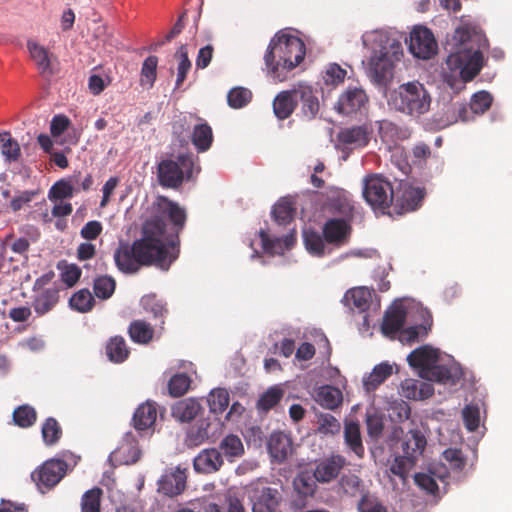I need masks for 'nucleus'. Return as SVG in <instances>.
Instances as JSON below:
<instances>
[{
  "instance_id": "40",
  "label": "nucleus",
  "mask_w": 512,
  "mask_h": 512,
  "mask_svg": "<svg viewBox=\"0 0 512 512\" xmlns=\"http://www.w3.org/2000/svg\"><path fill=\"white\" fill-rule=\"evenodd\" d=\"M43 442L47 446H53L59 442L62 437V428L59 422L53 418H47L41 428Z\"/></svg>"
},
{
  "instance_id": "27",
  "label": "nucleus",
  "mask_w": 512,
  "mask_h": 512,
  "mask_svg": "<svg viewBox=\"0 0 512 512\" xmlns=\"http://www.w3.org/2000/svg\"><path fill=\"white\" fill-rule=\"evenodd\" d=\"M296 105L297 98L295 89L281 91L273 101V111L278 119L284 120L291 116Z\"/></svg>"
},
{
  "instance_id": "17",
  "label": "nucleus",
  "mask_w": 512,
  "mask_h": 512,
  "mask_svg": "<svg viewBox=\"0 0 512 512\" xmlns=\"http://www.w3.org/2000/svg\"><path fill=\"white\" fill-rule=\"evenodd\" d=\"M31 306L38 317H42L53 311L60 302V289L56 286L47 290L32 291Z\"/></svg>"
},
{
  "instance_id": "25",
  "label": "nucleus",
  "mask_w": 512,
  "mask_h": 512,
  "mask_svg": "<svg viewBox=\"0 0 512 512\" xmlns=\"http://www.w3.org/2000/svg\"><path fill=\"white\" fill-rule=\"evenodd\" d=\"M292 450V440L287 434L275 432L270 436L268 451L275 461L283 462L292 453Z\"/></svg>"
},
{
  "instance_id": "49",
  "label": "nucleus",
  "mask_w": 512,
  "mask_h": 512,
  "mask_svg": "<svg viewBox=\"0 0 512 512\" xmlns=\"http://www.w3.org/2000/svg\"><path fill=\"white\" fill-rule=\"evenodd\" d=\"M141 304L147 313H151L155 319L159 318L164 324V317L168 313L165 305L155 295H147L141 299Z\"/></svg>"
},
{
  "instance_id": "43",
  "label": "nucleus",
  "mask_w": 512,
  "mask_h": 512,
  "mask_svg": "<svg viewBox=\"0 0 512 512\" xmlns=\"http://www.w3.org/2000/svg\"><path fill=\"white\" fill-rule=\"evenodd\" d=\"M103 491L99 487L87 490L81 498V512H101V497Z\"/></svg>"
},
{
  "instance_id": "46",
  "label": "nucleus",
  "mask_w": 512,
  "mask_h": 512,
  "mask_svg": "<svg viewBox=\"0 0 512 512\" xmlns=\"http://www.w3.org/2000/svg\"><path fill=\"white\" fill-rule=\"evenodd\" d=\"M219 448L229 459L240 457L244 452L243 444L240 438L233 434L227 435L220 442Z\"/></svg>"
},
{
  "instance_id": "39",
  "label": "nucleus",
  "mask_w": 512,
  "mask_h": 512,
  "mask_svg": "<svg viewBox=\"0 0 512 512\" xmlns=\"http://www.w3.org/2000/svg\"><path fill=\"white\" fill-rule=\"evenodd\" d=\"M0 149L6 161L16 162L21 157L20 145L9 132L0 133Z\"/></svg>"
},
{
  "instance_id": "12",
  "label": "nucleus",
  "mask_w": 512,
  "mask_h": 512,
  "mask_svg": "<svg viewBox=\"0 0 512 512\" xmlns=\"http://www.w3.org/2000/svg\"><path fill=\"white\" fill-rule=\"evenodd\" d=\"M393 73V61L388 51H375L368 63V75L376 84H385Z\"/></svg>"
},
{
  "instance_id": "38",
  "label": "nucleus",
  "mask_w": 512,
  "mask_h": 512,
  "mask_svg": "<svg viewBox=\"0 0 512 512\" xmlns=\"http://www.w3.org/2000/svg\"><path fill=\"white\" fill-rule=\"evenodd\" d=\"M128 332L132 341L139 344H148L154 335L152 326L143 320L133 321L129 326Z\"/></svg>"
},
{
  "instance_id": "11",
  "label": "nucleus",
  "mask_w": 512,
  "mask_h": 512,
  "mask_svg": "<svg viewBox=\"0 0 512 512\" xmlns=\"http://www.w3.org/2000/svg\"><path fill=\"white\" fill-rule=\"evenodd\" d=\"M346 458L340 454H331L317 462L313 476L321 484H328L336 480L341 471L347 466Z\"/></svg>"
},
{
  "instance_id": "64",
  "label": "nucleus",
  "mask_w": 512,
  "mask_h": 512,
  "mask_svg": "<svg viewBox=\"0 0 512 512\" xmlns=\"http://www.w3.org/2000/svg\"><path fill=\"white\" fill-rule=\"evenodd\" d=\"M442 456L454 470H462L465 466V460L459 449L448 448L443 452Z\"/></svg>"
},
{
  "instance_id": "5",
  "label": "nucleus",
  "mask_w": 512,
  "mask_h": 512,
  "mask_svg": "<svg viewBox=\"0 0 512 512\" xmlns=\"http://www.w3.org/2000/svg\"><path fill=\"white\" fill-rule=\"evenodd\" d=\"M389 103L398 112L420 117L429 111L431 95L424 84L410 81L399 85L391 92Z\"/></svg>"
},
{
  "instance_id": "10",
  "label": "nucleus",
  "mask_w": 512,
  "mask_h": 512,
  "mask_svg": "<svg viewBox=\"0 0 512 512\" xmlns=\"http://www.w3.org/2000/svg\"><path fill=\"white\" fill-rule=\"evenodd\" d=\"M322 234L328 245L339 248L348 243L352 234V222L337 217L329 218L322 226Z\"/></svg>"
},
{
  "instance_id": "56",
  "label": "nucleus",
  "mask_w": 512,
  "mask_h": 512,
  "mask_svg": "<svg viewBox=\"0 0 512 512\" xmlns=\"http://www.w3.org/2000/svg\"><path fill=\"white\" fill-rule=\"evenodd\" d=\"M357 510L359 512H388L379 499L371 493L362 495L357 504Z\"/></svg>"
},
{
  "instance_id": "47",
  "label": "nucleus",
  "mask_w": 512,
  "mask_h": 512,
  "mask_svg": "<svg viewBox=\"0 0 512 512\" xmlns=\"http://www.w3.org/2000/svg\"><path fill=\"white\" fill-rule=\"evenodd\" d=\"M294 212L293 202L287 198L276 203L272 210L273 217L279 224L289 223L293 219Z\"/></svg>"
},
{
  "instance_id": "63",
  "label": "nucleus",
  "mask_w": 512,
  "mask_h": 512,
  "mask_svg": "<svg viewBox=\"0 0 512 512\" xmlns=\"http://www.w3.org/2000/svg\"><path fill=\"white\" fill-rule=\"evenodd\" d=\"M424 377L440 383H447L451 380L452 375L449 368L444 365H437L435 363L431 369H428V372L424 375Z\"/></svg>"
},
{
  "instance_id": "33",
  "label": "nucleus",
  "mask_w": 512,
  "mask_h": 512,
  "mask_svg": "<svg viewBox=\"0 0 512 512\" xmlns=\"http://www.w3.org/2000/svg\"><path fill=\"white\" fill-rule=\"evenodd\" d=\"M191 141L198 152L207 151L213 142V131L211 126L206 122L195 125Z\"/></svg>"
},
{
  "instance_id": "42",
  "label": "nucleus",
  "mask_w": 512,
  "mask_h": 512,
  "mask_svg": "<svg viewBox=\"0 0 512 512\" xmlns=\"http://www.w3.org/2000/svg\"><path fill=\"white\" fill-rule=\"evenodd\" d=\"M174 57L178 60L176 88H180L192 67L191 61L188 58L187 45H181L176 51Z\"/></svg>"
},
{
  "instance_id": "41",
  "label": "nucleus",
  "mask_w": 512,
  "mask_h": 512,
  "mask_svg": "<svg viewBox=\"0 0 512 512\" xmlns=\"http://www.w3.org/2000/svg\"><path fill=\"white\" fill-rule=\"evenodd\" d=\"M94 303L93 295L86 288L75 292L69 300L70 307L81 313L89 312L93 308Z\"/></svg>"
},
{
  "instance_id": "53",
  "label": "nucleus",
  "mask_w": 512,
  "mask_h": 512,
  "mask_svg": "<svg viewBox=\"0 0 512 512\" xmlns=\"http://www.w3.org/2000/svg\"><path fill=\"white\" fill-rule=\"evenodd\" d=\"M190 384L191 379L187 374H175L168 382L169 393L174 397H180L188 391Z\"/></svg>"
},
{
  "instance_id": "48",
  "label": "nucleus",
  "mask_w": 512,
  "mask_h": 512,
  "mask_svg": "<svg viewBox=\"0 0 512 512\" xmlns=\"http://www.w3.org/2000/svg\"><path fill=\"white\" fill-rule=\"evenodd\" d=\"M283 394V390L280 389L279 387H270L258 399L257 408L264 412L269 411L281 401Z\"/></svg>"
},
{
  "instance_id": "44",
  "label": "nucleus",
  "mask_w": 512,
  "mask_h": 512,
  "mask_svg": "<svg viewBox=\"0 0 512 512\" xmlns=\"http://www.w3.org/2000/svg\"><path fill=\"white\" fill-rule=\"evenodd\" d=\"M116 281L113 277L104 275L94 279L93 290L97 298L109 299L115 292Z\"/></svg>"
},
{
  "instance_id": "4",
  "label": "nucleus",
  "mask_w": 512,
  "mask_h": 512,
  "mask_svg": "<svg viewBox=\"0 0 512 512\" xmlns=\"http://www.w3.org/2000/svg\"><path fill=\"white\" fill-rule=\"evenodd\" d=\"M200 172L197 158L192 153L163 157L156 166L158 184L165 189H179L184 182L194 179Z\"/></svg>"
},
{
  "instance_id": "51",
  "label": "nucleus",
  "mask_w": 512,
  "mask_h": 512,
  "mask_svg": "<svg viewBox=\"0 0 512 512\" xmlns=\"http://www.w3.org/2000/svg\"><path fill=\"white\" fill-rule=\"evenodd\" d=\"M252 99V92L244 87H234L227 94V102L231 108L240 109Z\"/></svg>"
},
{
  "instance_id": "21",
  "label": "nucleus",
  "mask_w": 512,
  "mask_h": 512,
  "mask_svg": "<svg viewBox=\"0 0 512 512\" xmlns=\"http://www.w3.org/2000/svg\"><path fill=\"white\" fill-rule=\"evenodd\" d=\"M297 103L301 104V113L308 120L315 118L319 112V100L316 91L310 86L300 85L295 89Z\"/></svg>"
},
{
  "instance_id": "3",
  "label": "nucleus",
  "mask_w": 512,
  "mask_h": 512,
  "mask_svg": "<svg viewBox=\"0 0 512 512\" xmlns=\"http://www.w3.org/2000/svg\"><path fill=\"white\" fill-rule=\"evenodd\" d=\"M305 53V44L299 37L278 32L271 39L264 60L270 74L280 78L281 71H291L298 66Z\"/></svg>"
},
{
  "instance_id": "9",
  "label": "nucleus",
  "mask_w": 512,
  "mask_h": 512,
  "mask_svg": "<svg viewBox=\"0 0 512 512\" xmlns=\"http://www.w3.org/2000/svg\"><path fill=\"white\" fill-rule=\"evenodd\" d=\"M409 51L417 58L429 59L437 52V43L433 33L426 27H415L408 43Z\"/></svg>"
},
{
  "instance_id": "36",
  "label": "nucleus",
  "mask_w": 512,
  "mask_h": 512,
  "mask_svg": "<svg viewBox=\"0 0 512 512\" xmlns=\"http://www.w3.org/2000/svg\"><path fill=\"white\" fill-rule=\"evenodd\" d=\"M303 236L305 247L310 254L321 257L330 253V249L327 248L328 244L323 234L314 230H307L304 232Z\"/></svg>"
},
{
  "instance_id": "19",
  "label": "nucleus",
  "mask_w": 512,
  "mask_h": 512,
  "mask_svg": "<svg viewBox=\"0 0 512 512\" xmlns=\"http://www.w3.org/2000/svg\"><path fill=\"white\" fill-rule=\"evenodd\" d=\"M193 465L197 472L214 473L223 465L222 453L216 448L204 449L194 458Z\"/></svg>"
},
{
  "instance_id": "1",
  "label": "nucleus",
  "mask_w": 512,
  "mask_h": 512,
  "mask_svg": "<svg viewBox=\"0 0 512 512\" xmlns=\"http://www.w3.org/2000/svg\"><path fill=\"white\" fill-rule=\"evenodd\" d=\"M157 210L174 225L175 235L169 240L166 236V223L155 215L147 220L142 228V237L131 245L120 243L114 252L117 268L124 273H135L142 266L155 265L168 270L179 255V233L183 230L187 215L178 203L166 196H158Z\"/></svg>"
},
{
  "instance_id": "18",
  "label": "nucleus",
  "mask_w": 512,
  "mask_h": 512,
  "mask_svg": "<svg viewBox=\"0 0 512 512\" xmlns=\"http://www.w3.org/2000/svg\"><path fill=\"white\" fill-rule=\"evenodd\" d=\"M426 445L424 434L418 429H410L401 440V454L417 462L423 455Z\"/></svg>"
},
{
  "instance_id": "45",
  "label": "nucleus",
  "mask_w": 512,
  "mask_h": 512,
  "mask_svg": "<svg viewBox=\"0 0 512 512\" xmlns=\"http://www.w3.org/2000/svg\"><path fill=\"white\" fill-rule=\"evenodd\" d=\"M37 420L36 410L28 405L24 404L17 407L13 412L14 423L21 428H28L35 424Z\"/></svg>"
},
{
  "instance_id": "54",
  "label": "nucleus",
  "mask_w": 512,
  "mask_h": 512,
  "mask_svg": "<svg viewBox=\"0 0 512 512\" xmlns=\"http://www.w3.org/2000/svg\"><path fill=\"white\" fill-rule=\"evenodd\" d=\"M493 98L487 91L475 93L470 102V109L475 115L485 113L492 105Z\"/></svg>"
},
{
  "instance_id": "24",
  "label": "nucleus",
  "mask_w": 512,
  "mask_h": 512,
  "mask_svg": "<svg viewBox=\"0 0 512 512\" xmlns=\"http://www.w3.org/2000/svg\"><path fill=\"white\" fill-rule=\"evenodd\" d=\"M141 456L138 442L131 433L126 434L124 442L112 453L119 464H134Z\"/></svg>"
},
{
  "instance_id": "7",
  "label": "nucleus",
  "mask_w": 512,
  "mask_h": 512,
  "mask_svg": "<svg viewBox=\"0 0 512 512\" xmlns=\"http://www.w3.org/2000/svg\"><path fill=\"white\" fill-rule=\"evenodd\" d=\"M425 197V190L414 187L407 181H400L395 188V200L391 208L393 213L403 215L417 210Z\"/></svg>"
},
{
  "instance_id": "35",
  "label": "nucleus",
  "mask_w": 512,
  "mask_h": 512,
  "mask_svg": "<svg viewBox=\"0 0 512 512\" xmlns=\"http://www.w3.org/2000/svg\"><path fill=\"white\" fill-rule=\"evenodd\" d=\"M126 341L121 336H114L106 344V355L111 362L122 363L129 356Z\"/></svg>"
},
{
  "instance_id": "55",
  "label": "nucleus",
  "mask_w": 512,
  "mask_h": 512,
  "mask_svg": "<svg viewBox=\"0 0 512 512\" xmlns=\"http://www.w3.org/2000/svg\"><path fill=\"white\" fill-rule=\"evenodd\" d=\"M318 431L324 435H335L339 433L341 429L340 422L329 413H322L318 419Z\"/></svg>"
},
{
  "instance_id": "20",
  "label": "nucleus",
  "mask_w": 512,
  "mask_h": 512,
  "mask_svg": "<svg viewBox=\"0 0 512 512\" xmlns=\"http://www.w3.org/2000/svg\"><path fill=\"white\" fill-rule=\"evenodd\" d=\"M438 361V352L437 350L429 347L422 346L413 350L407 356L408 364L413 368L421 369V376L428 372V369H431L432 366Z\"/></svg>"
},
{
  "instance_id": "22",
  "label": "nucleus",
  "mask_w": 512,
  "mask_h": 512,
  "mask_svg": "<svg viewBox=\"0 0 512 512\" xmlns=\"http://www.w3.org/2000/svg\"><path fill=\"white\" fill-rule=\"evenodd\" d=\"M157 419V405L153 401H146L140 404L132 418L133 427L137 431H145L155 424Z\"/></svg>"
},
{
  "instance_id": "6",
  "label": "nucleus",
  "mask_w": 512,
  "mask_h": 512,
  "mask_svg": "<svg viewBox=\"0 0 512 512\" xmlns=\"http://www.w3.org/2000/svg\"><path fill=\"white\" fill-rule=\"evenodd\" d=\"M363 197L375 212L391 214L389 209L395 200V188L382 174H368L363 179Z\"/></svg>"
},
{
  "instance_id": "61",
  "label": "nucleus",
  "mask_w": 512,
  "mask_h": 512,
  "mask_svg": "<svg viewBox=\"0 0 512 512\" xmlns=\"http://www.w3.org/2000/svg\"><path fill=\"white\" fill-rule=\"evenodd\" d=\"M463 421L469 431H475L479 427V408L475 405H467L462 410Z\"/></svg>"
},
{
  "instance_id": "26",
  "label": "nucleus",
  "mask_w": 512,
  "mask_h": 512,
  "mask_svg": "<svg viewBox=\"0 0 512 512\" xmlns=\"http://www.w3.org/2000/svg\"><path fill=\"white\" fill-rule=\"evenodd\" d=\"M372 300V291L367 287H355L349 289L343 297V303L350 309H357L359 312H365Z\"/></svg>"
},
{
  "instance_id": "31",
  "label": "nucleus",
  "mask_w": 512,
  "mask_h": 512,
  "mask_svg": "<svg viewBox=\"0 0 512 512\" xmlns=\"http://www.w3.org/2000/svg\"><path fill=\"white\" fill-rule=\"evenodd\" d=\"M200 410V404L192 399H183L176 402L171 408L172 416L180 422H190Z\"/></svg>"
},
{
  "instance_id": "58",
  "label": "nucleus",
  "mask_w": 512,
  "mask_h": 512,
  "mask_svg": "<svg viewBox=\"0 0 512 512\" xmlns=\"http://www.w3.org/2000/svg\"><path fill=\"white\" fill-rule=\"evenodd\" d=\"M58 268L61 269V280L66 284L67 287H73L80 279L82 271L76 264H65L61 268L60 264Z\"/></svg>"
},
{
  "instance_id": "2",
  "label": "nucleus",
  "mask_w": 512,
  "mask_h": 512,
  "mask_svg": "<svg viewBox=\"0 0 512 512\" xmlns=\"http://www.w3.org/2000/svg\"><path fill=\"white\" fill-rule=\"evenodd\" d=\"M454 51L448 56L449 65L460 69L465 82L473 80L483 66L481 47L486 40L476 27L464 24L455 29L452 35Z\"/></svg>"
},
{
  "instance_id": "30",
  "label": "nucleus",
  "mask_w": 512,
  "mask_h": 512,
  "mask_svg": "<svg viewBox=\"0 0 512 512\" xmlns=\"http://www.w3.org/2000/svg\"><path fill=\"white\" fill-rule=\"evenodd\" d=\"M278 491L265 487L254 497L252 512H276Z\"/></svg>"
},
{
  "instance_id": "13",
  "label": "nucleus",
  "mask_w": 512,
  "mask_h": 512,
  "mask_svg": "<svg viewBox=\"0 0 512 512\" xmlns=\"http://www.w3.org/2000/svg\"><path fill=\"white\" fill-rule=\"evenodd\" d=\"M372 134L373 129L369 125L351 126L341 129L337 140L344 148L362 149L369 144Z\"/></svg>"
},
{
  "instance_id": "50",
  "label": "nucleus",
  "mask_w": 512,
  "mask_h": 512,
  "mask_svg": "<svg viewBox=\"0 0 512 512\" xmlns=\"http://www.w3.org/2000/svg\"><path fill=\"white\" fill-rule=\"evenodd\" d=\"M208 404L211 412L223 413L229 405V394L226 389L218 388L210 392Z\"/></svg>"
},
{
  "instance_id": "62",
  "label": "nucleus",
  "mask_w": 512,
  "mask_h": 512,
  "mask_svg": "<svg viewBox=\"0 0 512 512\" xmlns=\"http://www.w3.org/2000/svg\"><path fill=\"white\" fill-rule=\"evenodd\" d=\"M415 484L429 494L435 495L438 492V484L429 473H417L414 476Z\"/></svg>"
},
{
  "instance_id": "37",
  "label": "nucleus",
  "mask_w": 512,
  "mask_h": 512,
  "mask_svg": "<svg viewBox=\"0 0 512 512\" xmlns=\"http://www.w3.org/2000/svg\"><path fill=\"white\" fill-rule=\"evenodd\" d=\"M27 48L29 50L32 60L35 62L37 68L41 73L50 71V53L49 51L39 43L28 40Z\"/></svg>"
},
{
  "instance_id": "23",
  "label": "nucleus",
  "mask_w": 512,
  "mask_h": 512,
  "mask_svg": "<svg viewBox=\"0 0 512 512\" xmlns=\"http://www.w3.org/2000/svg\"><path fill=\"white\" fill-rule=\"evenodd\" d=\"M406 310L403 306L388 309L383 317L381 331L385 336L393 337L401 331L406 322Z\"/></svg>"
},
{
  "instance_id": "59",
  "label": "nucleus",
  "mask_w": 512,
  "mask_h": 512,
  "mask_svg": "<svg viewBox=\"0 0 512 512\" xmlns=\"http://www.w3.org/2000/svg\"><path fill=\"white\" fill-rule=\"evenodd\" d=\"M416 464V461L407 459L406 456L400 454L395 457L393 463L390 466V471L401 478H405L408 472Z\"/></svg>"
},
{
  "instance_id": "14",
  "label": "nucleus",
  "mask_w": 512,
  "mask_h": 512,
  "mask_svg": "<svg viewBox=\"0 0 512 512\" xmlns=\"http://www.w3.org/2000/svg\"><path fill=\"white\" fill-rule=\"evenodd\" d=\"M368 102L365 91L359 87H348L338 98L336 110L342 115H351L361 111Z\"/></svg>"
},
{
  "instance_id": "34",
  "label": "nucleus",
  "mask_w": 512,
  "mask_h": 512,
  "mask_svg": "<svg viewBox=\"0 0 512 512\" xmlns=\"http://www.w3.org/2000/svg\"><path fill=\"white\" fill-rule=\"evenodd\" d=\"M392 374V366L388 363L376 365L372 372L364 377L363 386L367 392L377 389Z\"/></svg>"
},
{
  "instance_id": "29",
  "label": "nucleus",
  "mask_w": 512,
  "mask_h": 512,
  "mask_svg": "<svg viewBox=\"0 0 512 512\" xmlns=\"http://www.w3.org/2000/svg\"><path fill=\"white\" fill-rule=\"evenodd\" d=\"M314 399L321 407L335 410L342 404L343 394L334 386L323 385L315 391Z\"/></svg>"
},
{
  "instance_id": "28",
  "label": "nucleus",
  "mask_w": 512,
  "mask_h": 512,
  "mask_svg": "<svg viewBox=\"0 0 512 512\" xmlns=\"http://www.w3.org/2000/svg\"><path fill=\"white\" fill-rule=\"evenodd\" d=\"M343 434L344 442L347 448L358 458H363L365 449L362 442L359 423L355 421H346Z\"/></svg>"
},
{
  "instance_id": "60",
  "label": "nucleus",
  "mask_w": 512,
  "mask_h": 512,
  "mask_svg": "<svg viewBox=\"0 0 512 512\" xmlns=\"http://www.w3.org/2000/svg\"><path fill=\"white\" fill-rule=\"evenodd\" d=\"M73 192L74 188L69 182L60 180L51 187L48 196L50 200H58L72 197Z\"/></svg>"
},
{
  "instance_id": "57",
  "label": "nucleus",
  "mask_w": 512,
  "mask_h": 512,
  "mask_svg": "<svg viewBox=\"0 0 512 512\" xmlns=\"http://www.w3.org/2000/svg\"><path fill=\"white\" fill-rule=\"evenodd\" d=\"M158 64V58L156 56L147 57L142 65L141 69V82L144 84L148 83L150 86L153 85L156 79V69Z\"/></svg>"
},
{
  "instance_id": "32",
  "label": "nucleus",
  "mask_w": 512,
  "mask_h": 512,
  "mask_svg": "<svg viewBox=\"0 0 512 512\" xmlns=\"http://www.w3.org/2000/svg\"><path fill=\"white\" fill-rule=\"evenodd\" d=\"M339 489L347 496L357 497L370 493L365 489L362 479L352 473L343 474L338 480Z\"/></svg>"
},
{
  "instance_id": "8",
  "label": "nucleus",
  "mask_w": 512,
  "mask_h": 512,
  "mask_svg": "<svg viewBox=\"0 0 512 512\" xmlns=\"http://www.w3.org/2000/svg\"><path fill=\"white\" fill-rule=\"evenodd\" d=\"M67 463L61 459H49L45 461L38 469L32 472L31 478L37 488L44 493L51 489L65 476Z\"/></svg>"
},
{
  "instance_id": "16",
  "label": "nucleus",
  "mask_w": 512,
  "mask_h": 512,
  "mask_svg": "<svg viewBox=\"0 0 512 512\" xmlns=\"http://www.w3.org/2000/svg\"><path fill=\"white\" fill-rule=\"evenodd\" d=\"M186 469L177 467L166 471L158 482V491L168 497L180 495L186 488Z\"/></svg>"
},
{
  "instance_id": "15",
  "label": "nucleus",
  "mask_w": 512,
  "mask_h": 512,
  "mask_svg": "<svg viewBox=\"0 0 512 512\" xmlns=\"http://www.w3.org/2000/svg\"><path fill=\"white\" fill-rule=\"evenodd\" d=\"M326 208L331 214L338 215V219L353 222L355 207L351 196L346 191L337 190L329 196L326 201Z\"/></svg>"
},
{
  "instance_id": "52",
  "label": "nucleus",
  "mask_w": 512,
  "mask_h": 512,
  "mask_svg": "<svg viewBox=\"0 0 512 512\" xmlns=\"http://www.w3.org/2000/svg\"><path fill=\"white\" fill-rule=\"evenodd\" d=\"M209 426L210 423L207 420L198 421L190 428L187 434L188 444L191 446H198L207 440L209 438Z\"/></svg>"
}]
</instances>
